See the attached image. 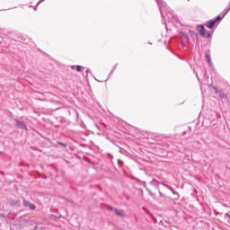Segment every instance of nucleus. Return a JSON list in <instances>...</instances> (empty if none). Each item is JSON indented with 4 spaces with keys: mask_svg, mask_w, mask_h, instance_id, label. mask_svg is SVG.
<instances>
[{
    "mask_svg": "<svg viewBox=\"0 0 230 230\" xmlns=\"http://www.w3.org/2000/svg\"><path fill=\"white\" fill-rule=\"evenodd\" d=\"M102 125H103V127H107V125H105V123H102Z\"/></svg>",
    "mask_w": 230,
    "mask_h": 230,
    "instance_id": "9d476101",
    "label": "nucleus"
},
{
    "mask_svg": "<svg viewBox=\"0 0 230 230\" xmlns=\"http://www.w3.org/2000/svg\"><path fill=\"white\" fill-rule=\"evenodd\" d=\"M29 208H30V209H31L32 211L36 209V207H35V205H33V204H30V205H29Z\"/></svg>",
    "mask_w": 230,
    "mask_h": 230,
    "instance_id": "0eeeda50",
    "label": "nucleus"
},
{
    "mask_svg": "<svg viewBox=\"0 0 230 230\" xmlns=\"http://www.w3.org/2000/svg\"><path fill=\"white\" fill-rule=\"evenodd\" d=\"M58 145H61L62 146H66V145L62 142H58Z\"/></svg>",
    "mask_w": 230,
    "mask_h": 230,
    "instance_id": "1a4fd4ad",
    "label": "nucleus"
},
{
    "mask_svg": "<svg viewBox=\"0 0 230 230\" xmlns=\"http://www.w3.org/2000/svg\"><path fill=\"white\" fill-rule=\"evenodd\" d=\"M206 58H207L208 64H211V58L209 57L208 54L206 55Z\"/></svg>",
    "mask_w": 230,
    "mask_h": 230,
    "instance_id": "423d86ee",
    "label": "nucleus"
},
{
    "mask_svg": "<svg viewBox=\"0 0 230 230\" xmlns=\"http://www.w3.org/2000/svg\"><path fill=\"white\" fill-rule=\"evenodd\" d=\"M75 69H76V71L78 72V73H80V71H82V66H72V69H75Z\"/></svg>",
    "mask_w": 230,
    "mask_h": 230,
    "instance_id": "39448f33",
    "label": "nucleus"
},
{
    "mask_svg": "<svg viewBox=\"0 0 230 230\" xmlns=\"http://www.w3.org/2000/svg\"><path fill=\"white\" fill-rule=\"evenodd\" d=\"M111 211H114L115 215H117L118 217H125V211L123 210H119L118 208H111Z\"/></svg>",
    "mask_w": 230,
    "mask_h": 230,
    "instance_id": "7ed1b4c3",
    "label": "nucleus"
},
{
    "mask_svg": "<svg viewBox=\"0 0 230 230\" xmlns=\"http://www.w3.org/2000/svg\"><path fill=\"white\" fill-rule=\"evenodd\" d=\"M197 30L199 35H201V37H205L206 39H208V37H211V32L208 31V30H206L204 25H199L197 27Z\"/></svg>",
    "mask_w": 230,
    "mask_h": 230,
    "instance_id": "f257e3e1",
    "label": "nucleus"
},
{
    "mask_svg": "<svg viewBox=\"0 0 230 230\" xmlns=\"http://www.w3.org/2000/svg\"><path fill=\"white\" fill-rule=\"evenodd\" d=\"M218 21H222V17L217 16V19L208 21L205 25L211 30Z\"/></svg>",
    "mask_w": 230,
    "mask_h": 230,
    "instance_id": "f03ea898",
    "label": "nucleus"
},
{
    "mask_svg": "<svg viewBox=\"0 0 230 230\" xmlns=\"http://www.w3.org/2000/svg\"><path fill=\"white\" fill-rule=\"evenodd\" d=\"M16 126L18 127V128H26V125H24L23 122L16 120Z\"/></svg>",
    "mask_w": 230,
    "mask_h": 230,
    "instance_id": "20e7f679",
    "label": "nucleus"
},
{
    "mask_svg": "<svg viewBox=\"0 0 230 230\" xmlns=\"http://www.w3.org/2000/svg\"><path fill=\"white\" fill-rule=\"evenodd\" d=\"M23 206H30V203L26 200H23Z\"/></svg>",
    "mask_w": 230,
    "mask_h": 230,
    "instance_id": "6e6552de",
    "label": "nucleus"
}]
</instances>
